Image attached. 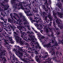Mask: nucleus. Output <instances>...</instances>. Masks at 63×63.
Listing matches in <instances>:
<instances>
[{"label":"nucleus","mask_w":63,"mask_h":63,"mask_svg":"<svg viewBox=\"0 0 63 63\" xmlns=\"http://www.w3.org/2000/svg\"><path fill=\"white\" fill-rule=\"evenodd\" d=\"M54 18L56 19V22L57 23L58 27H60V29H62L63 27V25H61V24H62L60 23L59 21V19H58L57 18V17L56 16H54Z\"/></svg>","instance_id":"nucleus-1"},{"label":"nucleus","mask_w":63,"mask_h":63,"mask_svg":"<svg viewBox=\"0 0 63 63\" xmlns=\"http://www.w3.org/2000/svg\"><path fill=\"white\" fill-rule=\"evenodd\" d=\"M17 49L16 50L15 49H14L13 50V51L15 52V53L17 55V53H18L19 55V57L20 58H21V57L23 56V54L22 52H20V51H19L18 50V51H17Z\"/></svg>","instance_id":"nucleus-2"},{"label":"nucleus","mask_w":63,"mask_h":63,"mask_svg":"<svg viewBox=\"0 0 63 63\" xmlns=\"http://www.w3.org/2000/svg\"><path fill=\"white\" fill-rule=\"evenodd\" d=\"M19 15L21 17H23V21H25V22L24 23V25H25V24H27L28 23V22H27L26 19H25V17L23 16L22 14L20 13L19 14Z\"/></svg>","instance_id":"nucleus-3"},{"label":"nucleus","mask_w":63,"mask_h":63,"mask_svg":"<svg viewBox=\"0 0 63 63\" xmlns=\"http://www.w3.org/2000/svg\"><path fill=\"white\" fill-rule=\"evenodd\" d=\"M14 16H16L17 17L19 18V19L16 20L17 21V22H18V24H19V25H21V24H22V23H20L21 22H22V20H21V19H20V18H19V16H18V15L17 14L15 13H14Z\"/></svg>","instance_id":"nucleus-4"},{"label":"nucleus","mask_w":63,"mask_h":63,"mask_svg":"<svg viewBox=\"0 0 63 63\" xmlns=\"http://www.w3.org/2000/svg\"><path fill=\"white\" fill-rule=\"evenodd\" d=\"M2 35L3 36H4L5 38H8L9 40V41L11 44H14V42H13V40H12V37H10L9 36H5V34L3 33H2Z\"/></svg>","instance_id":"nucleus-5"},{"label":"nucleus","mask_w":63,"mask_h":63,"mask_svg":"<svg viewBox=\"0 0 63 63\" xmlns=\"http://www.w3.org/2000/svg\"><path fill=\"white\" fill-rule=\"evenodd\" d=\"M28 36H29L30 38H31V39H30V38H29L28 39V40H29L30 41H31L32 40V42H33V43H35V41H34V39L33 38H34L35 36H33L32 35H30V34H29L28 35Z\"/></svg>","instance_id":"nucleus-6"},{"label":"nucleus","mask_w":63,"mask_h":63,"mask_svg":"<svg viewBox=\"0 0 63 63\" xmlns=\"http://www.w3.org/2000/svg\"><path fill=\"white\" fill-rule=\"evenodd\" d=\"M20 32L21 34V37L23 38V40H26L27 39V37H23V36H24V34H25V32H22L21 30H20Z\"/></svg>","instance_id":"nucleus-7"},{"label":"nucleus","mask_w":63,"mask_h":63,"mask_svg":"<svg viewBox=\"0 0 63 63\" xmlns=\"http://www.w3.org/2000/svg\"><path fill=\"white\" fill-rule=\"evenodd\" d=\"M16 38H18L17 39V41L18 42L19 40H20V44L21 45H23V43H24L23 42V41H21V38H20V37L19 36H16Z\"/></svg>","instance_id":"nucleus-8"},{"label":"nucleus","mask_w":63,"mask_h":63,"mask_svg":"<svg viewBox=\"0 0 63 63\" xmlns=\"http://www.w3.org/2000/svg\"><path fill=\"white\" fill-rule=\"evenodd\" d=\"M51 14H50V13H49V15H47L48 16H46L45 17V20H47V18L48 17L49 19H50V21H52V18H51Z\"/></svg>","instance_id":"nucleus-9"},{"label":"nucleus","mask_w":63,"mask_h":63,"mask_svg":"<svg viewBox=\"0 0 63 63\" xmlns=\"http://www.w3.org/2000/svg\"><path fill=\"white\" fill-rule=\"evenodd\" d=\"M0 4L2 5V6L3 7H4V10H8V8L9 7V6L8 5H7H7H4V4H3L2 3H0Z\"/></svg>","instance_id":"nucleus-10"},{"label":"nucleus","mask_w":63,"mask_h":63,"mask_svg":"<svg viewBox=\"0 0 63 63\" xmlns=\"http://www.w3.org/2000/svg\"><path fill=\"white\" fill-rule=\"evenodd\" d=\"M22 3L24 4H26V2H20L18 6H20L21 9H22V10H24V8L23 7V6H22Z\"/></svg>","instance_id":"nucleus-11"},{"label":"nucleus","mask_w":63,"mask_h":63,"mask_svg":"<svg viewBox=\"0 0 63 63\" xmlns=\"http://www.w3.org/2000/svg\"><path fill=\"white\" fill-rule=\"evenodd\" d=\"M1 23L2 24V28L3 29H5L6 30V31H8V30L6 29V24H5L4 25H5V26H4V23H3V22H1Z\"/></svg>","instance_id":"nucleus-12"},{"label":"nucleus","mask_w":63,"mask_h":63,"mask_svg":"<svg viewBox=\"0 0 63 63\" xmlns=\"http://www.w3.org/2000/svg\"><path fill=\"white\" fill-rule=\"evenodd\" d=\"M46 29V32L47 34H48L49 32V31L48 30V28L47 29V25H46L44 26V29Z\"/></svg>","instance_id":"nucleus-13"},{"label":"nucleus","mask_w":63,"mask_h":63,"mask_svg":"<svg viewBox=\"0 0 63 63\" xmlns=\"http://www.w3.org/2000/svg\"><path fill=\"white\" fill-rule=\"evenodd\" d=\"M49 59H50V60L49 61H46L45 62H43V63H46V62H48V63H49V61L51 62V60L52 59V58H48L47 59L45 60V61H46V60H49Z\"/></svg>","instance_id":"nucleus-14"},{"label":"nucleus","mask_w":63,"mask_h":63,"mask_svg":"<svg viewBox=\"0 0 63 63\" xmlns=\"http://www.w3.org/2000/svg\"><path fill=\"white\" fill-rule=\"evenodd\" d=\"M51 46V44L50 43H49L48 44H45L44 45V47H50V46Z\"/></svg>","instance_id":"nucleus-15"},{"label":"nucleus","mask_w":63,"mask_h":63,"mask_svg":"<svg viewBox=\"0 0 63 63\" xmlns=\"http://www.w3.org/2000/svg\"><path fill=\"white\" fill-rule=\"evenodd\" d=\"M37 35L38 37L39 38L41 37V39H44L45 38V37L43 36H42L39 33H38L37 34Z\"/></svg>","instance_id":"nucleus-16"},{"label":"nucleus","mask_w":63,"mask_h":63,"mask_svg":"<svg viewBox=\"0 0 63 63\" xmlns=\"http://www.w3.org/2000/svg\"><path fill=\"white\" fill-rule=\"evenodd\" d=\"M30 13V10H29V11H27L26 12V13H27V16H32V14H28L27 13Z\"/></svg>","instance_id":"nucleus-17"},{"label":"nucleus","mask_w":63,"mask_h":63,"mask_svg":"<svg viewBox=\"0 0 63 63\" xmlns=\"http://www.w3.org/2000/svg\"><path fill=\"white\" fill-rule=\"evenodd\" d=\"M57 14H58L59 17H60V18H62V15H63V13H61L59 12H57Z\"/></svg>","instance_id":"nucleus-18"},{"label":"nucleus","mask_w":63,"mask_h":63,"mask_svg":"<svg viewBox=\"0 0 63 63\" xmlns=\"http://www.w3.org/2000/svg\"><path fill=\"white\" fill-rule=\"evenodd\" d=\"M62 4L61 3L59 2V3L57 4V5L60 9H61L62 7Z\"/></svg>","instance_id":"nucleus-19"},{"label":"nucleus","mask_w":63,"mask_h":63,"mask_svg":"<svg viewBox=\"0 0 63 63\" xmlns=\"http://www.w3.org/2000/svg\"><path fill=\"white\" fill-rule=\"evenodd\" d=\"M49 29L50 31L52 33L51 34V37H53V32H52V28H49Z\"/></svg>","instance_id":"nucleus-20"},{"label":"nucleus","mask_w":63,"mask_h":63,"mask_svg":"<svg viewBox=\"0 0 63 63\" xmlns=\"http://www.w3.org/2000/svg\"><path fill=\"white\" fill-rule=\"evenodd\" d=\"M1 20H3V21H4L5 23H6V22H7V19H5H5H4L3 18V17H1Z\"/></svg>","instance_id":"nucleus-21"},{"label":"nucleus","mask_w":63,"mask_h":63,"mask_svg":"<svg viewBox=\"0 0 63 63\" xmlns=\"http://www.w3.org/2000/svg\"><path fill=\"white\" fill-rule=\"evenodd\" d=\"M17 28L19 30H21L23 28H24V27L23 26H17Z\"/></svg>","instance_id":"nucleus-22"},{"label":"nucleus","mask_w":63,"mask_h":63,"mask_svg":"<svg viewBox=\"0 0 63 63\" xmlns=\"http://www.w3.org/2000/svg\"><path fill=\"white\" fill-rule=\"evenodd\" d=\"M27 34H30V35H31V34H34V33L32 31L31 32H30L29 31H28L27 32Z\"/></svg>","instance_id":"nucleus-23"},{"label":"nucleus","mask_w":63,"mask_h":63,"mask_svg":"<svg viewBox=\"0 0 63 63\" xmlns=\"http://www.w3.org/2000/svg\"><path fill=\"white\" fill-rule=\"evenodd\" d=\"M1 52L0 53V56H2V55H3V54H4V53H5L6 52V51L5 50H3V51H1Z\"/></svg>","instance_id":"nucleus-24"},{"label":"nucleus","mask_w":63,"mask_h":63,"mask_svg":"<svg viewBox=\"0 0 63 63\" xmlns=\"http://www.w3.org/2000/svg\"><path fill=\"white\" fill-rule=\"evenodd\" d=\"M13 56L12 57L13 58V60H17V58H16L15 56H14V54H13Z\"/></svg>","instance_id":"nucleus-25"},{"label":"nucleus","mask_w":63,"mask_h":63,"mask_svg":"<svg viewBox=\"0 0 63 63\" xmlns=\"http://www.w3.org/2000/svg\"><path fill=\"white\" fill-rule=\"evenodd\" d=\"M42 8L43 10H44V11H47L48 10H47V9H46V7H45V5H43Z\"/></svg>","instance_id":"nucleus-26"},{"label":"nucleus","mask_w":63,"mask_h":63,"mask_svg":"<svg viewBox=\"0 0 63 63\" xmlns=\"http://www.w3.org/2000/svg\"><path fill=\"white\" fill-rule=\"evenodd\" d=\"M8 22H10L11 23H13V21L12 20V19L10 18H8Z\"/></svg>","instance_id":"nucleus-27"},{"label":"nucleus","mask_w":63,"mask_h":63,"mask_svg":"<svg viewBox=\"0 0 63 63\" xmlns=\"http://www.w3.org/2000/svg\"><path fill=\"white\" fill-rule=\"evenodd\" d=\"M4 42L5 43V44H4L5 45H6V44H8V43L7 42V41H8V40H6L5 39H4Z\"/></svg>","instance_id":"nucleus-28"},{"label":"nucleus","mask_w":63,"mask_h":63,"mask_svg":"<svg viewBox=\"0 0 63 63\" xmlns=\"http://www.w3.org/2000/svg\"><path fill=\"white\" fill-rule=\"evenodd\" d=\"M18 0H12L11 1V2L12 4H15V1H18Z\"/></svg>","instance_id":"nucleus-29"},{"label":"nucleus","mask_w":63,"mask_h":63,"mask_svg":"<svg viewBox=\"0 0 63 63\" xmlns=\"http://www.w3.org/2000/svg\"><path fill=\"white\" fill-rule=\"evenodd\" d=\"M10 27H11V28H12L13 31L14 30V28H16V27L14 26H13L12 27V25H10Z\"/></svg>","instance_id":"nucleus-30"},{"label":"nucleus","mask_w":63,"mask_h":63,"mask_svg":"<svg viewBox=\"0 0 63 63\" xmlns=\"http://www.w3.org/2000/svg\"><path fill=\"white\" fill-rule=\"evenodd\" d=\"M18 50H20V51H22L23 52H24L25 51V50L23 51V50H22V49L20 48H19Z\"/></svg>","instance_id":"nucleus-31"},{"label":"nucleus","mask_w":63,"mask_h":63,"mask_svg":"<svg viewBox=\"0 0 63 63\" xmlns=\"http://www.w3.org/2000/svg\"><path fill=\"white\" fill-rule=\"evenodd\" d=\"M8 51L9 52V53H10V54L12 55V54H13V53H12V52H11V51H10V49H9V48H8Z\"/></svg>","instance_id":"nucleus-32"},{"label":"nucleus","mask_w":63,"mask_h":63,"mask_svg":"<svg viewBox=\"0 0 63 63\" xmlns=\"http://www.w3.org/2000/svg\"><path fill=\"white\" fill-rule=\"evenodd\" d=\"M55 51H54L52 52L51 53V54L52 55H55Z\"/></svg>","instance_id":"nucleus-33"},{"label":"nucleus","mask_w":63,"mask_h":63,"mask_svg":"<svg viewBox=\"0 0 63 63\" xmlns=\"http://www.w3.org/2000/svg\"><path fill=\"white\" fill-rule=\"evenodd\" d=\"M28 50H29V49H30L31 51H33V50L34 51L35 50V49H32V48L29 47L28 48Z\"/></svg>","instance_id":"nucleus-34"},{"label":"nucleus","mask_w":63,"mask_h":63,"mask_svg":"<svg viewBox=\"0 0 63 63\" xmlns=\"http://www.w3.org/2000/svg\"><path fill=\"white\" fill-rule=\"evenodd\" d=\"M10 16L13 20H14V19H13V16H13V14L12 13H11L10 14Z\"/></svg>","instance_id":"nucleus-35"},{"label":"nucleus","mask_w":63,"mask_h":63,"mask_svg":"<svg viewBox=\"0 0 63 63\" xmlns=\"http://www.w3.org/2000/svg\"><path fill=\"white\" fill-rule=\"evenodd\" d=\"M41 20V19L40 18L38 20V21H36L35 22H36V23H38V22H40V21Z\"/></svg>","instance_id":"nucleus-36"},{"label":"nucleus","mask_w":63,"mask_h":63,"mask_svg":"<svg viewBox=\"0 0 63 63\" xmlns=\"http://www.w3.org/2000/svg\"><path fill=\"white\" fill-rule=\"evenodd\" d=\"M26 27H27L28 29L29 30H30V27L28 25H27L26 26Z\"/></svg>","instance_id":"nucleus-37"},{"label":"nucleus","mask_w":63,"mask_h":63,"mask_svg":"<svg viewBox=\"0 0 63 63\" xmlns=\"http://www.w3.org/2000/svg\"><path fill=\"white\" fill-rule=\"evenodd\" d=\"M55 44L53 45V46H58V44L57 43V42H56L55 43Z\"/></svg>","instance_id":"nucleus-38"},{"label":"nucleus","mask_w":63,"mask_h":63,"mask_svg":"<svg viewBox=\"0 0 63 63\" xmlns=\"http://www.w3.org/2000/svg\"><path fill=\"white\" fill-rule=\"evenodd\" d=\"M47 56H48V55H47L45 56H42V58H45L47 57Z\"/></svg>","instance_id":"nucleus-39"},{"label":"nucleus","mask_w":63,"mask_h":63,"mask_svg":"<svg viewBox=\"0 0 63 63\" xmlns=\"http://www.w3.org/2000/svg\"><path fill=\"white\" fill-rule=\"evenodd\" d=\"M40 46V45H39V44H38L37 45H36L35 47V48H39V47Z\"/></svg>","instance_id":"nucleus-40"},{"label":"nucleus","mask_w":63,"mask_h":63,"mask_svg":"<svg viewBox=\"0 0 63 63\" xmlns=\"http://www.w3.org/2000/svg\"><path fill=\"white\" fill-rule=\"evenodd\" d=\"M59 44H60L61 42H63V39H62V40H59Z\"/></svg>","instance_id":"nucleus-41"},{"label":"nucleus","mask_w":63,"mask_h":63,"mask_svg":"<svg viewBox=\"0 0 63 63\" xmlns=\"http://www.w3.org/2000/svg\"><path fill=\"white\" fill-rule=\"evenodd\" d=\"M34 19H36V20H37V19H38L39 18H38L37 17H36L35 16H34Z\"/></svg>","instance_id":"nucleus-42"},{"label":"nucleus","mask_w":63,"mask_h":63,"mask_svg":"<svg viewBox=\"0 0 63 63\" xmlns=\"http://www.w3.org/2000/svg\"><path fill=\"white\" fill-rule=\"evenodd\" d=\"M14 33L15 35H16L17 36H18V34L16 33V32H14Z\"/></svg>","instance_id":"nucleus-43"},{"label":"nucleus","mask_w":63,"mask_h":63,"mask_svg":"<svg viewBox=\"0 0 63 63\" xmlns=\"http://www.w3.org/2000/svg\"><path fill=\"white\" fill-rule=\"evenodd\" d=\"M56 57H54L53 58H52V59H53V60H56Z\"/></svg>","instance_id":"nucleus-44"},{"label":"nucleus","mask_w":63,"mask_h":63,"mask_svg":"<svg viewBox=\"0 0 63 63\" xmlns=\"http://www.w3.org/2000/svg\"><path fill=\"white\" fill-rule=\"evenodd\" d=\"M1 15H2L3 16V17H4V16H5V14H4L2 12L1 13Z\"/></svg>","instance_id":"nucleus-45"},{"label":"nucleus","mask_w":63,"mask_h":63,"mask_svg":"<svg viewBox=\"0 0 63 63\" xmlns=\"http://www.w3.org/2000/svg\"><path fill=\"white\" fill-rule=\"evenodd\" d=\"M35 53L36 54H38V52L37 51H35Z\"/></svg>","instance_id":"nucleus-46"},{"label":"nucleus","mask_w":63,"mask_h":63,"mask_svg":"<svg viewBox=\"0 0 63 63\" xmlns=\"http://www.w3.org/2000/svg\"><path fill=\"white\" fill-rule=\"evenodd\" d=\"M53 26L54 27H55V22H53Z\"/></svg>","instance_id":"nucleus-47"},{"label":"nucleus","mask_w":63,"mask_h":63,"mask_svg":"<svg viewBox=\"0 0 63 63\" xmlns=\"http://www.w3.org/2000/svg\"><path fill=\"white\" fill-rule=\"evenodd\" d=\"M31 43L32 44H31V46H32V47H34V44L32 42H31Z\"/></svg>","instance_id":"nucleus-48"},{"label":"nucleus","mask_w":63,"mask_h":63,"mask_svg":"<svg viewBox=\"0 0 63 63\" xmlns=\"http://www.w3.org/2000/svg\"><path fill=\"white\" fill-rule=\"evenodd\" d=\"M46 5V7L47 8V9H48L50 10V8H49V7H48V5Z\"/></svg>","instance_id":"nucleus-49"},{"label":"nucleus","mask_w":63,"mask_h":63,"mask_svg":"<svg viewBox=\"0 0 63 63\" xmlns=\"http://www.w3.org/2000/svg\"><path fill=\"white\" fill-rule=\"evenodd\" d=\"M42 14L43 15V16H45L44 15H46V13L45 12H42Z\"/></svg>","instance_id":"nucleus-50"},{"label":"nucleus","mask_w":63,"mask_h":63,"mask_svg":"<svg viewBox=\"0 0 63 63\" xmlns=\"http://www.w3.org/2000/svg\"><path fill=\"white\" fill-rule=\"evenodd\" d=\"M56 15V13L55 12H53V15L54 16H55Z\"/></svg>","instance_id":"nucleus-51"},{"label":"nucleus","mask_w":63,"mask_h":63,"mask_svg":"<svg viewBox=\"0 0 63 63\" xmlns=\"http://www.w3.org/2000/svg\"><path fill=\"white\" fill-rule=\"evenodd\" d=\"M35 25L36 26H37V27L39 26V25L37 24H35Z\"/></svg>","instance_id":"nucleus-52"},{"label":"nucleus","mask_w":63,"mask_h":63,"mask_svg":"<svg viewBox=\"0 0 63 63\" xmlns=\"http://www.w3.org/2000/svg\"><path fill=\"white\" fill-rule=\"evenodd\" d=\"M33 11L34 12H38V11L37 10H33Z\"/></svg>","instance_id":"nucleus-53"},{"label":"nucleus","mask_w":63,"mask_h":63,"mask_svg":"<svg viewBox=\"0 0 63 63\" xmlns=\"http://www.w3.org/2000/svg\"><path fill=\"white\" fill-rule=\"evenodd\" d=\"M4 1L7 3V2H9V0H4Z\"/></svg>","instance_id":"nucleus-54"},{"label":"nucleus","mask_w":63,"mask_h":63,"mask_svg":"<svg viewBox=\"0 0 63 63\" xmlns=\"http://www.w3.org/2000/svg\"><path fill=\"white\" fill-rule=\"evenodd\" d=\"M29 62V61H26H26H25V63H28Z\"/></svg>","instance_id":"nucleus-55"},{"label":"nucleus","mask_w":63,"mask_h":63,"mask_svg":"<svg viewBox=\"0 0 63 63\" xmlns=\"http://www.w3.org/2000/svg\"><path fill=\"white\" fill-rule=\"evenodd\" d=\"M21 59L23 60V61H24V62H25V61H26V60H25V59Z\"/></svg>","instance_id":"nucleus-56"},{"label":"nucleus","mask_w":63,"mask_h":63,"mask_svg":"<svg viewBox=\"0 0 63 63\" xmlns=\"http://www.w3.org/2000/svg\"><path fill=\"white\" fill-rule=\"evenodd\" d=\"M55 27L56 30H58V28H57L56 27V26H55V27Z\"/></svg>","instance_id":"nucleus-57"},{"label":"nucleus","mask_w":63,"mask_h":63,"mask_svg":"<svg viewBox=\"0 0 63 63\" xmlns=\"http://www.w3.org/2000/svg\"><path fill=\"white\" fill-rule=\"evenodd\" d=\"M36 59V60L37 61H39V58H37Z\"/></svg>","instance_id":"nucleus-58"},{"label":"nucleus","mask_w":63,"mask_h":63,"mask_svg":"<svg viewBox=\"0 0 63 63\" xmlns=\"http://www.w3.org/2000/svg\"><path fill=\"white\" fill-rule=\"evenodd\" d=\"M34 44H35V45H36V44H37V45L39 44L38 42H35V43H34Z\"/></svg>","instance_id":"nucleus-59"},{"label":"nucleus","mask_w":63,"mask_h":63,"mask_svg":"<svg viewBox=\"0 0 63 63\" xmlns=\"http://www.w3.org/2000/svg\"><path fill=\"white\" fill-rule=\"evenodd\" d=\"M44 4H46V5H48V3H47V2H45Z\"/></svg>","instance_id":"nucleus-60"},{"label":"nucleus","mask_w":63,"mask_h":63,"mask_svg":"<svg viewBox=\"0 0 63 63\" xmlns=\"http://www.w3.org/2000/svg\"><path fill=\"white\" fill-rule=\"evenodd\" d=\"M30 20H31V21H32V20H33V19H32V17H30Z\"/></svg>","instance_id":"nucleus-61"},{"label":"nucleus","mask_w":63,"mask_h":63,"mask_svg":"<svg viewBox=\"0 0 63 63\" xmlns=\"http://www.w3.org/2000/svg\"><path fill=\"white\" fill-rule=\"evenodd\" d=\"M28 8H29V9H31V7H30V6H28Z\"/></svg>","instance_id":"nucleus-62"},{"label":"nucleus","mask_w":63,"mask_h":63,"mask_svg":"<svg viewBox=\"0 0 63 63\" xmlns=\"http://www.w3.org/2000/svg\"><path fill=\"white\" fill-rule=\"evenodd\" d=\"M57 35H59V34H60V32H57Z\"/></svg>","instance_id":"nucleus-63"},{"label":"nucleus","mask_w":63,"mask_h":63,"mask_svg":"<svg viewBox=\"0 0 63 63\" xmlns=\"http://www.w3.org/2000/svg\"><path fill=\"white\" fill-rule=\"evenodd\" d=\"M54 41H53V40H52V43L53 44V43H54Z\"/></svg>","instance_id":"nucleus-64"}]
</instances>
